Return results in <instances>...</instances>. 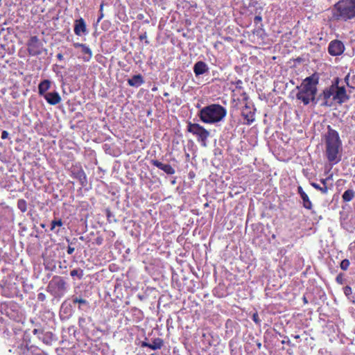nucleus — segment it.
Listing matches in <instances>:
<instances>
[{
	"instance_id": "nucleus-1",
	"label": "nucleus",
	"mask_w": 355,
	"mask_h": 355,
	"mask_svg": "<svg viewBox=\"0 0 355 355\" xmlns=\"http://www.w3.org/2000/svg\"><path fill=\"white\" fill-rule=\"evenodd\" d=\"M325 155L331 164L338 163L341 159L342 142L337 131L328 126L325 135Z\"/></svg>"
},
{
	"instance_id": "nucleus-2",
	"label": "nucleus",
	"mask_w": 355,
	"mask_h": 355,
	"mask_svg": "<svg viewBox=\"0 0 355 355\" xmlns=\"http://www.w3.org/2000/svg\"><path fill=\"white\" fill-rule=\"evenodd\" d=\"M318 78L315 74L306 78L302 84L297 88L298 92L296 97L306 105L311 102H314L317 93V84Z\"/></svg>"
},
{
	"instance_id": "nucleus-3",
	"label": "nucleus",
	"mask_w": 355,
	"mask_h": 355,
	"mask_svg": "<svg viewBox=\"0 0 355 355\" xmlns=\"http://www.w3.org/2000/svg\"><path fill=\"white\" fill-rule=\"evenodd\" d=\"M227 110L219 104H211L202 107L198 116L202 122L207 124H216L224 120Z\"/></svg>"
},
{
	"instance_id": "nucleus-4",
	"label": "nucleus",
	"mask_w": 355,
	"mask_h": 355,
	"mask_svg": "<svg viewBox=\"0 0 355 355\" xmlns=\"http://www.w3.org/2000/svg\"><path fill=\"white\" fill-rule=\"evenodd\" d=\"M334 17L345 21L355 17V0H340L335 4L333 11Z\"/></svg>"
},
{
	"instance_id": "nucleus-5",
	"label": "nucleus",
	"mask_w": 355,
	"mask_h": 355,
	"mask_svg": "<svg viewBox=\"0 0 355 355\" xmlns=\"http://www.w3.org/2000/svg\"><path fill=\"white\" fill-rule=\"evenodd\" d=\"M187 130L198 137V141L203 146H206L207 138L209 137V132L198 123H189Z\"/></svg>"
},
{
	"instance_id": "nucleus-6",
	"label": "nucleus",
	"mask_w": 355,
	"mask_h": 355,
	"mask_svg": "<svg viewBox=\"0 0 355 355\" xmlns=\"http://www.w3.org/2000/svg\"><path fill=\"white\" fill-rule=\"evenodd\" d=\"M27 51L31 56L39 55L44 49L43 44L37 36H32L27 42Z\"/></svg>"
},
{
	"instance_id": "nucleus-7",
	"label": "nucleus",
	"mask_w": 355,
	"mask_h": 355,
	"mask_svg": "<svg viewBox=\"0 0 355 355\" xmlns=\"http://www.w3.org/2000/svg\"><path fill=\"white\" fill-rule=\"evenodd\" d=\"M55 294H62L66 290V282L60 277H54L49 284Z\"/></svg>"
},
{
	"instance_id": "nucleus-8",
	"label": "nucleus",
	"mask_w": 355,
	"mask_h": 355,
	"mask_svg": "<svg viewBox=\"0 0 355 355\" xmlns=\"http://www.w3.org/2000/svg\"><path fill=\"white\" fill-rule=\"evenodd\" d=\"M334 96V101L341 104L348 100V96L346 94V90L343 87H338L337 83L333 85Z\"/></svg>"
},
{
	"instance_id": "nucleus-9",
	"label": "nucleus",
	"mask_w": 355,
	"mask_h": 355,
	"mask_svg": "<svg viewBox=\"0 0 355 355\" xmlns=\"http://www.w3.org/2000/svg\"><path fill=\"white\" fill-rule=\"evenodd\" d=\"M344 50V44L339 40H333L329 44L328 51L331 55H340L343 53Z\"/></svg>"
},
{
	"instance_id": "nucleus-10",
	"label": "nucleus",
	"mask_w": 355,
	"mask_h": 355,
	"mask_svg": "<svg viewBox=\"0 0 355 355\" xmlns=\"http://www.w3.org/2000/svg\"><path fill=\"white\" fill-rule=\"evenodd\" d=\"M334 86L332 85L331 87L326 88L323 91L322 94L321 95V96H322V98L324 99L323 105H331V104L332 103L331 101H334Z\"/></svg>"
},
{
	"instance_id": "nucleus-11",
	"label": "nucleus",
	"mask_w": 355,
	"mask_h": 355,
	"mask_svg": "<svg viewBox=\"0 0 355 355\" xmlns=\"http://www.w3.org/2000/svg\"><path fill=\"white\" fill-rule=\"evenodd\" d=\"M43 97L49 104L52 105H57L61 101V97L57 92H49L46 94Z\"/></svg>"
},
{
	"instance_id": "nucleus-12",
	"label": "nucleus",
	"mask_w": 355,
	"mask_h": 355,
	"mask_svg": "<svg viewBox=\"0 0 355 355\" xmlns=\"http://www.w3.org/2000/svg\"><path fill=\"white\" fill-rule=\"evenodd\" d=\"M87 28L86 24L83 18L77 19L75 21L74 24V33L76 35L80 36L84 33H86Z\"/></svg>"
},
{
	"instance_id": "nucleus-13",
	"label": "nucleus",
	"mask_w": 355,
	"mask_h": 355,
	"mask_svg": "<svg viewBox=\"0 0 355 355\" xmlns=\"http://www.w3.org/2000/svg\"><path fill=\"white\" fill-rule=\"evenodd\" d=\"M241 115L246 121L245 123L250 125L254 121V113L252 109L248 106H245L242 110Z\"/></svg>"
},
{
	"instance_id": "nucleus-14",
	"label": "nucleus",
	"mask_w": 355,
	"mask_h": 355,
	"mask_svg": "<svg viewBox=\"0 0 355 355\" xmlns=\"http://www.w3.org/2000/svg\"><path fill=\"white\" fill-rule=\"evenodd\" d=\"M208 71H209V67H208L207 64L202 61H198V62H196V64L193 66V72H194L196 76L202 75V74L207 73Z\"/></svg>"
},
{
	"instance_id": "nucleus-15",
	"label": "nucleus",
	"mask_w": 355,
	"mask_h": 355,
	"mask_svg": "<svg viewBox=\"0 0 355 355\" xmlns=\"http://www.w3.org/2000/svg\"><path fill=\"white\" fill-rule=\"evenodd\" d=\"M153 164L158 168L162 170L168 175H173L175 173V169L168 164H164L158 160H153Z\"/></svg>"
},
{
	"instance_id": "nucleus-16",
	"label": "nucleus",
	"mask_w": 355,
	"mask_h": 355,
	"mask_svg": "<svg viewBox=\"0 0 355 355\" xmlns=\"http://www.w3.org/2000/svg\"><path fill=\"white\" fill-rule=\"evenodd\" d=\"M144 83L143 77L140 74L135 75L132 78L128 80L130 86L138 87Z\"/></svg>"
},
{
	"instance_id": "nucleus-17",
	"label": "nucleus",
	"mask_w": 355,
	"mask_h": 355,
	"mask_svg": "<svg viewBox=\"0 0 355 355\" xmlns=\"http://www.w3.org/2000/svg\"><path fill=\"white\" fill-rule=\"evenodd\" d=\"M51 81L49 80H42L38 85V93L40 96H44L47 94V90L50 89Z\"/></svg>"
},
{
	"instance_id": "nucleus-18",
	"label": "nucleus",
	"mask_w": 355,
	"mask_h": 355,
	"mask_svg": "<svg viewBox=\"0 0 355 355\" xmlns=\"http://www.w3.org/2000/svg\"><path fill=\"white\" fill-rule=\"evenodd\" d=\"M80 49L82 53L85 55L83 58L84 61L88 62L92 57V50L86 44H84Z\"/></svg>"
},
{
	"instance_id": "nucleus-19",
	"label": "nucleus",
	"mask_w": 355,
	"mask_h": 355,
	"mask_svg": "<svg viewBox=\"0 0 355 355\" xmlns=\"http://www.w3.org/2000/svg\"><path fill=\"white\" fill-rule=\"evenodd\" d=\"M301 198L302 200L303 207L306 209H309V210L311 209L313 205H312V202L310 200L308 195L306 193L302 194V196H301Z\"/></svg>"
},
{
	"instance_id": "nucleus-20",
	"label": "nucleus",
	"mask_w": 355,
	"mask_h": 355,
	"mask_svg": "<svg viewBox=\"0 0 355 355\" xmlns=\"http://www.w3.org/2000/svg\"><path fill=\"white\" fill-rule=\"evenodd\" d=\"M343 200L345 202H349L354 198V192L353 190L347 189L343 194Z\"/></svg>"
},
{
	"instance_id": "nucleus-21",
	"label": "nucleus",
	"mask_w": 355,
	"mask_h": 355,
	"mask_svg": "<svg viewBox=\"0 0 355 355\" xmlns=\"http://www.w3.org/2000/svg\"><path fill=\"white\" fill-rule=\"evenodd\" d=\"M163 345V342L161 339L157 338L153 340V343L148 345V347H149L151 349L155 350L160 349Z\"/></svg>"
},
{
	"instance_id": "nucleus-22",
	"label": "nucleus",
	"mask_w": 355,
	"mask_h": 355,
	"mask_svg": "<svg viewBox=\"0 0 355 355\" xmlns=\"http://www.w3.org/2000/svg\"><path fill=\"white\" fill-rule=\"evenodd\" d=\"M17 207L21 211L25 212L27 210L26 202L23 199L19 200L17 201Z\"/></svg>"
},
{
	"instance_id": "nucleus-23",
	"label": "nucleus",
	"mask_w": 355,
	"mask_h": 355,
	"mask_svg": "<svg viewBox=\"0 0 355 355\" xmlns=\"http://www.w3.org/2000/svg\"><path fill=\"white\" fill-rule=\"evenodd\" d=\"M312 187H313L315 189L320 191L322 193L326 194L328 192V187L327 185L323 187H320L318 184L312 182Z\"/></svg>"
},
{
	"instance_id": "nucleus-24",
	"label": "nucleus",
	"mask_w": 355,
	"mask_h": 355,
	"mask_svg": "<svg viewBox=\"0 0 355 355\" xmlns=\"http://www.w3.org/2000/svg\"><path fill=\"white\" fill-rule=\"evenodd\" d=\"M70 275L71 277H78L79 279H82L83 277V270L81 269H74L71 271Z\"/></svg>"
},
{
	"instance_id": "nucleus-25",
	"label": "nucleus",
	"mask_w": 355,
	"mask_h": 355,
	"mask_svg": "<svg viewBox=\"0 0 355 355\" xmlns=\"http://www.w3.org/2000/svg\"><path fill=\"white\" fill-rule=\"evenodd\" d=\"M349 261L347 259H343L340 263V268L343 270H347L349 266Z\"/></svg>"
},
{
	"instance_id": "nucleus-26",
	"label": "nucleus",
	"mask_w": 355,
	"mask_h": 355,
	"mask_svg": "<svg viewBox=\"0 0 355 355\" xmlns=\"http://www.w3.org/2000/svg\"><path fill=\"white\" fill-rule=\"evenodd\" d=\"M62 221L61 219H58V220H54L51 222V230H53L55 227V226H62Z\"/></svg>"
},
{
	"instance_id": "nucleus-27",
	"label": "nucleus",
	"mask_w": 355,
	"mask_h": 355,
	"mask_svg": "<svg viewBox=\"0 0 355 355\" xmlns=\"http://www.w3.org/2000/svg\"><path fill=\"white\" fill-rule=\"evenodd\" d=\"M103 6H104V3L102 2L101 4L100 5V9H99V12H100V15H99V17L97 19V21L96 23H99L100 21L104 17V15H103Z\"/></svg>"
},
{
	"instance_id": "nucleus-28",
	"label": "nucleus",
	"mask_w": 355,
	"mask_h": 355,
	"mask_svg": "<svg viewBox=\"0 0 355 355\" xmlns=\"http://www.w3.org/2000/svg\"><path fill=\"white\" fill-rule=\"evenodd\" d=\"M78 178L82 184H83L84 182L86 181V175L84 171H81L78 173Z\"/></svg>"
},
{
	"instance_id": "nucleus-29",
	"label": "nucleus",
	"mask_w": 355,
	"mask_h": 355,
	"mask_svg": "<svg viewBox=\"0 0 355 355\" xmlns=\"http://www.w3.org/2000/svg\"><path fill=\"white\" fill-rule=\"evenodd\" d=\"M352 288L350 286H346L345 288H344V293L346 296H349L352 294Z\"/></svg>"
},
{
	"instance_id": "nucleus-30",
	"label": "nucleus",
	"mask_w": 355,
	"mask_h": 355,
	"mask_svg": "<svg viewBox=\"0 0 355 355\" xmlns=\"http://www.w3.org/2000/svg\"><path fill=\"white\" fill-rule=\"evenodd\" d=\"M73 303H78V304H87V301L84 299H81V298H75L73 299Z\"/></svg>"
},
{
	"instance_id": "nucleus-31",
	"label": "nucleus",
	"mask_w": 355,
	"mask_h": 355,
	"mask_svg": "<svg viewBox=\"0 0 355 355\" xmlns=\"http://www.w3.org/2000/svg\"><path fill=\"white\" fill-rule=\"evenodd\" d=\"M336 282L339 284H343L344 282L343 274H339L336 278Z\"/></svg>"
},
{
	"instance_id": "nucleus-32",
	"label": "nucleus",
	"mask_w": 355,
	"mask_h": 355,
	"mask_svg": "<svg viewBox=\"0 0 355 355\" xmlns=\"http://www.w3.org/2000/svg\"><path fill=\"white\" fill-rule=\"evenodd\" d=\"M86 322V319L84 318H80L78 320V324L81 328H84V324Z\"/></svg>"
},
{
	"instance_id": "nucleus-33",
	"label": "nucleus",
	"mask_w": 355,
	"mask_h": 355,
	"mask_svg": "<svg viewBox=\"0 0 355 355\" xmlns=\"http://www.w3.org/2000/svg\"><path fill=\"white\" fill-rule=\"evenodd\" d=\"M8 135H9L8 132L6 130H3L1 133V139H6L8 137Z\"/></svg>"
},
{
	"instance_id": "nucleus-34",
	"label": "nucleus",
	"mask_w": 355,
	"mask_h": 355,
	"mask_svg": "<svg viewBox=\"0 0 355 355\" xmlns=\"http://www.w3.org/2000/svg\"><path fill=\"white\" fill-rule=\"evenodd\" d=\"M261 20H262V17L260 15H257L254 19L255 24H258V23L261 22Z\"/></svg>"
},
{
	"instance_id": "nucleus-35",
	"label": "nucleus",
	"mask_w": 355,
	"mask_h": 355,
	"mask_svg": "<svg viewBox=\"0 0 355 355\" xmlns=\"http://www.w3.org/2000/svg\"><path fill=\"white\" fill-rule=\"evenodd\" d=\"M298 193L300 194V197L302 196V194H306V193L304 191L302 187H298L297 188Z\"/></svg>"
},
{
	"instance_id": "nucleus-36",
	"label": "nucleus",
	"mask_w": 355,
	"mask_h": 355,
	"mask_svg": "<svg viewBox=\"0 0 355 355\" xmlns=\"http://www.w3.org/2000/svg\"><path fill=\"white\" fill-rule=\"evenodd\" d=\"M74 252V248L72 247L69 246L67 248V253L69 254H71Z\"/></svg>"
},
{
	"instance_id": "nucleus-37",
	"label": "nucleus",
	"mask_w": 355,
	"mask_h": 355,
	"mask_svg": "<svg viewBox=\"0 0 355 355\" xmlns=\"http://www.w3.org/2000/svg\"><path fill=\"white\" fill-rule=\"evenodd\" d=\"M83 45H84V44H80V43H73V46H74L75 48H81Z\"/></svg>"
},
{
	"instance_id": "nucleus-38",
	"label": "nucleus",
	"mask_w": 355,
	"mask_h": 355,
	"mask_svg": "<svg viewBox=\"0 0 355 355\" xmlns=\"http://www.w3.org/2000/svg\"><path fill=\"white\" fill-rule=\"evenodd\" d=\"M146 38H147L146 33H144V34L141 35L139 36V39H140L141 40H145V39H146Z\"/></svg>"
},
{
	"instance_id": "nucleus-39",
	"label": "nucleus",
	"mask_w": 355,
	"mask_h": 355,
	"mask_svg": "<svg viewBox=\"0 0 355 355\" xmlns=\"http://www.w3.org/2000/svg\"><path fill=\"white\" fill-rule=\"evenodd\" d=\"M57 58L58 59H59L60 60H62L63 59V55L61 54V53H58L57 55Z\"/></svg>"
},
{
	"instance_id": "nucleus-40",
	"label": "nucleus",
	"mask_w": 355,
	"mask_h": 355,
	"mask_svg": "<svg viewBox=\"0 0 355 355\" xmlns=\"http://www.w3.org/2000/svg\"><path fill=\"white\" fill-rule=\"evenodd\" d=\"M328 179H322L321 180V182L322 183L323 186L327 185V182Z\"/></svg>"
},
{
	"instance_id": "nucleus-41",
	"label": "nucleus",
	"mask_w": 355,
	"mask_h": 355,
	"mask_svg": "<svg viewBox=\"0 0 355 355\" xmlns=\"http://www.w3.org/2000/svg\"><path fill=\"white\" fill-rule=\"evenodd\" d=\"M44 295L42 293H40V294L38 295V298H39L40 300H43V299H44Z\"/></svg>"
},
{
	"instance_id": "nucleus-42",
	"label": "nucleus",
	"mask_w": 355,
	"mask_h": 355,
	"mask_svg": "<svg viewBox=\"0 0 355 355\" xmlns=\"http://www.w3.org/2000/svg\"><path fill=\"white\" fill-rule=\"evenodd\" d=\"M150 345V344H148V343H144H144H142L141 346H142V347H148V345Z\"/></svg>"
},
{
	"instance_id": "nucleus-43",
	"label": "nucleus",
	"mask_w": 355,
	"mask_h": 355,
	"mask_svg": "<svg viewBox=\"0 0 355 355\" xmlns=\"http://www.w3.org/2000/svg\"><path fill=\"white\" fill-rule=\"evenodd\" d=\"M257 315H256V314H254V315H253V318H254V320L255 322H257Z\"/></svg>"
},
{
	"instance_id": "nucleus-44",
	"label": "nucleus",
	"mask_w": 355,
	"mask_h": 355,
	"mask_svg": "<svg viewBox=\"0 0 355 355\" xmlns=\"http://www.w3.org/2000/svg\"><path fill=\"white\" fill-rule=\"evenodd\" d=\"M34 355H46V354L43 352H40V353L35 354Z\"/></svg>"
},
{
	"instance_id": "nucleus-45",
	"label": "nucleus",
	"mask_w": 355,
	"mask_h": 355,
	"mask_svg": "<svg viewBox=\"0 0 355 355\" xmlns=\"http://www.w3.org/2000/svg\"><path fill=\"white\" fill-rule=\"evenodd\" d=\"M348 79H349V75L346 76V78H345V81H347V80H348Z\"/></svg>"
},
{
	"instance_id": "nucleus-46",
	"label": "nucleus",
	"mask_w": 355,
	"mask_h": 355,
	"mask_svg": "<svg viewBox=\"0 0 355 355\" xmlns=\"http://www.w3.org/2000/svg\"><path fill=\"white\" fill-rule=\"evenodd\" d=\"M257 345H258V347H259V348H260V347H261V343H259Z\"/></svg>"
},
{
	"instance_id": "nucleus-47",
	"label": "nucleus",
	"mask_w": 355,
	"mask_h": 355,
	"mask_svg": "<svg viewBox=\"0 0 355 355\" xmlns=\"http://www.w3.org/2000/svg\"><path fill=\"white\" fill-rule=\"evenodd\" d=\"M37 329H34L33 332L35 334V333H37Z\"/></svg>"
}]
</instances>
